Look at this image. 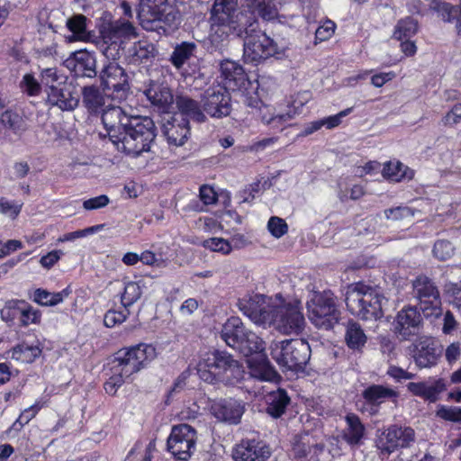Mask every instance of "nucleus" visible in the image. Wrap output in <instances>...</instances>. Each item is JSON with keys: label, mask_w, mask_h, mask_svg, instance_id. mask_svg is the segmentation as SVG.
I'll return each mask as SVG.
<instances>
[{"label": "nucleus", "mask_w": 461, "mask_h": 461, "mask_svg": "<svg viewBox=\"0 0 461 461\" xmlns=\"http://www.w3.org/2000/svg\"><path fill=\"white\" fill-rule=\"evenodd\" d=\"M197 374L200 379L208 384L235 385L243 379L244 370L230 354L215 350L199 361Z\"/></svg>", "instance_id": "1"}, {"label": "nucleus", "mask_w": 461, "mask_h": 461, "mask_svg": "<svg viewBox=\"0 0 461 461\" xmlns=\"http://www.w3.org/2000/svg\"><path fill=\"white\" fill-rule=\"evenodd\" d=\"M157 136L156 126L149 116H132L122 128L120 137L113 139L119 151L128 156L138 157L149 151L150 145Z\"/></svg>", "instance_id": "2"}, {"label": "nucleus", "mask_w": 461, "mask_h": 461, "mask_svg": "<svg viewBox=\"0 0 461 461\" xmlns=\"http://www.w3.org/2000/svg\"><path fill=\"white\" fill-rule=\"evenodd\" d=\"M386 302L384 295L363 283L348 287L345 303L347 309L363 321H377L384 316L383 305Z\"/></svg>", "instance_id": "3"}, {"label": "nucleus", "mask_w": 461, "mask_h": 461, "mask_svg": "<svg viewBox=\"0 0 461 461\" xmlns=\"http://www.w3.org/2000/svg\"><path fill=\"white\" fill-rule=\"evenodd\" d=\"M243 59L246 63L258 64L277 53V44L259 29L257 16L252 15L242 28Z\"/></svg>", "instance_id": "4"}, {"label": "nucleus", "mask_w": 461, "mask_h": 461, "mask_svg": "<svg viewBox=\"0 0 461 461\" xmlns=\"http://www.w3.org/2000/svg\"><path fill=\"white\" fill-rule=\"evenodd\" d=\"M269 351L281 368L296 372L303 370L311 357L310 345L300 339L273 340Z\"/></svg>", "instance_id": "5"}, {"label": "nucleus", "mask_w": 461, "mask_h": 461, "mask_svg": "<svg viewBox=\"0 0 461 461\" xmlns=\"http://www.w3.org/2000/svg\"><path fill=\"white\" fill-rule=\"evenodd\" d=\"M221 338L229 347L246 357L265 349L263 339L246 328L239 317L233 316L225 321Z\"/></svg>", "instance_id": "6"}, {"label": "nucleus", "mask_w": 461, "mask_h": 461, "mask_svg": "<svg viewBox=\"0 0 461 461\" xmlns=\"http://www.w3.org/2000/svg\"><path fill=\"white\" fill-rule=\"evenodd\" d=\"M309 320L319 329L330 330L340 318V312L330 291L315 293L307 302Z\"/></svg>", "instance_id": "7"}, {"label": "nucleus", "mask_w": 461, "mask_h": 461, "mask_svg": "<svg viewBox=\"0 0 461 461\" xmlns=\"http://www.w3.org/2000/svg\"><path fill=\"white\" fill-rule=\"evenodd\" d=\"M138 17L146 31L165 30V26L176 27L181 20L177 7L168 1L161 5L140 7Z\"/></svg>", "instance_id": "8"}, {"label": "nucleus", "mask_w": 461, "mask_h": 461, "mask_svg": "<svg viewBox=\"0 0 461 461\" xmlns=\"http://www.w3.org/2000/svg\"><path fill=\"white\" fill-rule=\"evenodd\" d=\"M237 6V0H214L211 11L212 24L228 29L225 32L241 36L242 28L253 14H249L246 10L238 12Z\"/></svg>", "instance_id": "9"}, {"label": "nucleus", "mask_w": 461, "mask_h": 461, "mask_svg": "<svg viewBox=\"0 0 461 461\" xmlns=\"http://www.w3.org/2000/svg\"><path fill=\"white\" fill-rule=\"evenodd\" d=\"M271 314V324L285 335L299 334L304 329L305 320L297 301L275 303Z\"/></svg>", "instance_id": "10"}, {"label": "nucleus", "mask_w": 461, "mask_h": 461, "mask_svg": "<svg viewBox=\"0 0 461 461\" xmlns=\"http://www.w3.org/2000/svg\"><path fill=\"white\" fill-rule=\"evenodd\" d=\"M413 297L419 301L420 310L426 317L441 314L439 291L434 282L426 276H418L412 283Z\"/></svg>", "instance_id": "11"}, {"label": "nucleus", "mask_w": 461, "mask_h": 461, "mask_svg": "<svg viewBox=\"0 0 461 461\" xmlns=\"http://www.w3.org/2000/svg\"><path fill=\"white\" fill-rule=\"evenodd\" d=\"M99 78L104 91H111L109 95L113 99L121 101L126 98L130 89L128 75L118 63L108 61L104 64Z\"/></svg>", "instance_id": "12"}, {"label": "nucleus", "mask_w": 461, "mask_h": 461, "mask_svg": "<svg viewBox=\"0 0 461 461\" xmlns=\"http://www.w3.org/2000/svg\"><path fill=\"white\" fill-rule=\"evenodd\" d=\"M196 431L188 424L172 428L167 438V450L179 460H187L195 449Z\"/></svg>", "instance_id": "13"}, {"label": "nucleus", "mask_w": 461, "mask_h": 461, "mask_svg": "<svg viewBox=\"0 0 461 461\" xmlns=\"http://www.w3.org/2000/svg\"><path fill=\"white\" fill-rule=\"evenodd\" d=\"M115 357L116 361L123 364L124 374L133 375L156 357V349L152 345L141 343L119 350Z\"/></svg>", "instance_id": "14"}, {"label": "nucleus", "mask_w": 461, "mask_h": 461, "mask_svg": "<svg viewBox=\"0 0 461 461\" xmlns=\"http://www.w3.org/2000/svg\"><path fill=\"white\" fill-rule=\"evenodd\" d=\"M203 112L211 117L221 118L230 113V95L221 85L208 87L202 95Z\"/></svg>", "instance_id": "15"}, {"label": "nucleus", "mask_w": 461, "mask_h": 461, "mask_svg": "<svg viewBox=\"0 0 461 461\" xmlns=\"http://www.w3.org/2000/svg\"><path fill=\"white\" fill-rule=\"evenodd\" d=\"M238 305L240 310L254 323L258 325L271 324V312L275 303H270L267 296L254 294L240 299Z\"/></svg>", "instance_id": "16"}, {"label": "nucleus", "mask_w": 461, "mask_h": 461, "mask_svg": "<svg viewBox=\"0 0 461 461\" xmlns=\"http://www.w3.org/2000/svg\"><path fill=\"white\" fill-rule=\"evenodd\" d=\"M415 438V431L411 427L392 425L383 432L378 447L382 452L391 454L398 448L411 447Z\"/></svg>", "instance_id": "17"}, {"label": "nucleus", "mask_w": 461, "mask_h": 461, "mask_svg": "<svg viewBox=\"0 0 461 461\" xmlns=\"http://www.w3.org/2000/svg\"><path fill=\"white\" fill-rule=\"evenodd\" d=\"M162 132L169 145L183 146L189 138V121L182 115H167L162 119Z\"/></svg>", "instance_id": "18"}, {"label": "nucleus", "mask_w": 461, "mask_h": 461, "mask_svg": "<svg viewBox=\"0 0 461 461\" xmlns=\"http://www.w3.org/2000/svg\"><path fill=\"white\" fill-rule=\"evenodd\" d=\"M271 456L270 447L261 440L242 439L232 450L235 461H267Z\"/></svg>", "instance_id": "19"}, {"label": "nucleus", "mask_w": 461, "mask_h": 461, "mask_svg": "<svg viewBox=\"0 0 461 461\" xmlns=\"http://www.w3.org/2000/svg\"><path fill=\"white\" fill-rule=\"evenodd\" d=\"M414 348V361L420 368L436 366L442 353L438 341L431 337L420 338Z\"/></svg>", "instance_id": "20"}, {"label": "nucleus", "mask_w": 461, "mask_h": 461, "mask_svg": "<svg viewBox=\"0 0 461 461\" xmlns=\"http://www.w3.org/2000/svg\"><path fill=\"white\" fill-rule=\"evenodd\" d=\"M422 323L420 312L412 306L403 308L397 313L394 321V331L402 339L416 335Z\"/></svg>", "instance_id": "21"}, {"label": "nucleus", "mask_w": 461, "mask_h": 461, "mask_svg": "<svg viewBox=\"0 0 461 461\" xmlns=\"http://www.w3.org/2000/svg\"><path fill=\"white\" fill-rule=\"evenodd\" d=\"M66 67L69 68L76 77H96V60L95 57L87 51L74 52L66 61Z\"/></svg>", "instance_id": "22"}, {"label": "nucleus", "mask_w": 461, "mask_h": 461, "mask_svg": "<svg viewBox=\"0 0 461 461\" xmlns=\"http://www.w3.org/2000/svg\"><path fill=\"white\" fill-rule=\"evenodd\" d=\"M361 395L367 405L366 408L363 407L361 411H366L374 415L378 412L379 406L387 399L397 398L398 393L382 384H371L363 390Z\"/></svg>", "instance_id": "23"}, {"label": "nucleus", "mask_w": 461, "mask_h": 461, "mask_svg": "<svg viewBox=\"0 0 461 461\" xmlns=\"http://www.w3.org/2000/svg\"><path fill=\"white\" fill-rule=\"evenodd\" d=\"M133 115H128L120 106H109L102 110V122L105 127L109 139L120 137L122 128Z\"/></svg>", "instance_id": "24"}, {"label": "nucleus", "mask_w": 461, "mask_h": 461, "mask_svg": "<svg viewBox=\"0 0 461 461\" xmlns=\"http://www.w3.org/2000/svg\"><path fill=\"white\" fill-rule=\"evenodd\" d=\"M47 102L50 105L58 106L62 111H73L79 103L70 87L66 83H58L47 90Z\"/></svg>", "instance_id": "25"}, {"label": "nucleus", "mask_w": 461, "mask_h": 461, "mask_svg": "<svg viewBox=\"0 0 461 461\" xmlns=\"http://www.w3.org/2000/svg\"><path fill=\"white\" fill-rule=\"evenodd\" d=\"M212 411L219 420L238 424L244 413V405L240 401L225 399L215 402L212 406Z\"/></svg>", "instance_id": "26"}, {"label": "nucleus", "mask_w": 461, "mask_h": 461, "mask_svg": "<svg viewBox=\"0 0 461 461\" xmlns=\"http://www.w3.org/2000/svg\"><path fill=\"white\" fill-rule=\"evenodd\" d=\"M223 87L227 90L236 91L244 88L247 85V75L243 68L235 61L225 60L221 63Z\"/></svg>", "instance_id": "27"}, {"label": "nucleus", "mask_w": 461, "mask_h": 461, "mask_svg": "<svg viewBox=\"0 0 461 461\" xmlns=\"http://www.w3.org/2000/svg\"><path fill=\"white\" fill-rule=\"evenodd\" d=\"M407 389L413 395L435 402L438 400L439 394L446 391L447 386L445 380L438 378L419 383L411 382L407 384Z\"/></svg>", "instance_id": "28"}, {"label": "nucleus", "mask_w": 461, "mask_h": 461, "mask_svg": "<svg viewBox=\"0 0 461 461\" xmlns=\"http://www.w3.org/2000/svg\"><path fill=\"white\" fill-rule=\"evenodd\" d=\"M346 426L341 431L342 439L350 447H358L366 436V427L360 418L353 412H348L345 418Z\"/></svg>", "instance_id": "29"}, {"label": "nucleus", "mask_w": 461, "mask_h": 461, "mask_svg": "<svg viewBox=\"0 0 461 461\" xmlns=\"http://www.w3.org/2000/svg\"><path fill=\"white\" fill-rule=\"evenodd\" d=\"M147 99L158 112L168 113L174 103L171 90L159 84H152L144 91Z\"/></svg>", "instance_id": "30"}, {"label": "nucleus", "mask_w": 461, "mask_h": 461, "mask_svg": "<svg viewBox=\"0 0 461 461\" xmlns=\"http://www.w3.org/2000/svg\"><path fill=\"white\" fill-rule=\"evenodd\" d=\"M244 3L249 14L259 16L263 20L271 21L278 15L276 0H244Z\"/></svg>", "instance_id": "31"}, {"label": "nucleus", "mask_w": 461, "mask_h": 461, "mask_svg": "<svg viewBox=\"0 0 461 461\" xmlns=\"http://www.w3.org/2000/svg\"><path fill=\"white\" fill-rule=\"evenodd\" d=\"M175 102L179 113H174L173 115H182L185 118L188 117L198 122H205L206 116L201 110L197 101L188 95H176Z\"/></svg>", "instance_id": "32"}, {"label": "nucleus", "mask_w": 461, "mask_h": 461, "mask_svg": "<svg viewBox=\"0 0 461 461\" xmlns=\"http://www.w3.org/2000/svg\"><path fill=\"white\" fill-rule=\"evenodd\" d=\"M197 45L193 41H183L176 44L170 55L169 61L177 70L183 69L185 64L196 57Z\"/></svg>", "instance_id": "33"}, {"label": "nucleus", "mask_w": 461, "mask_h": 461, "mask_svg": "<svg viewBox=\"0 0 461 461\" xmlns=\"http://www.w3.org/2000/svg\"><path fill=\"white\" fill-rule=\"evenodd\" d=\"M353 108H347L339 113L325 117L314 122H311L306 124L301 132V136H308L312 134L313 132L321 130L322 127H325L329 130L333 129L339 126L341 123V119L347 115H348L352 112Z\"/></svg>", "instance_id": "34"}, {"label": "nucleus", "mask_w": 461, "mask_h": 461, "mask_svg": "<svg viewBox=\"0 0 461 461\" xmlns=\"http://www.w3.org/2000/svg\"><path fill=\"white\" fill-rule=\"evenodd\" d=\"M156 53V48L152 43L140 41L128 50L127 59L130 63L140 64L152 59Z\"/></svg>", "instance_id": "35"}, {"label": "nucleus", "mask_w": 461, "mask_h": 461, "mask_svg": "<svg viewBox=\"0 0 461 461\" xmlns=\"http://www.w3.org/2000/svg\"><path fill=\"white\" fill-rule=\"evenodd\" d=\"M429 6L441 15L443 21L447 23L456 22L458 33L461 32V0L458 5L433 0Z\"/></svg>", "instance_id": "36"}, {"label": "nucleus", "mask_w": 461, "mask_h": 461, "mask_svg": "<svg viewBox=\"0 0 461 461\" xmlns=\"http://www.w3.org/2000/svg\"><path fill=\"white\" fill-rule=\"evenodd\" d=\"M82 102L90 113H100L104 106L105 97L95 86L82 88Z\"/></svg>", "instance_id": "37"}, {"label": "nucleus", "mask_w": 461, "mask_h": 461, "mask_svg": "<svg viewBox=\"0 0 461 461\" xmlns=\"http://www.w3.org/2000/svg\"><path fill=\"white\" fill-rule=\"evenodd\" d=\"M367 337L361 325L354 320L347 322L345 328V342L353 350H360L366 343Z\"/></svg>", "instance_id": "38"}, {"label": "nucleus", "mask_w": 461, "mask_h": 461, "mask_svg": "<svg viewBox=\"0 0 461 461\" xmlns=\"http://www.w3.org/2000/svg\"><path fill=\"white\" fill-rule=\"evenodd\" d=\"M267 413L273 418H279L285 413L286 407L290 403V397L285 390L278 389L267 395Z\"/></svg>", "instance_id": "39"}, {"label": "nucleus", "mask_w": 461, "mask_h": 461, "mask_svg": "<svg viewBox=\"0 0 461 461\" xmlns=\"http://www.w3.org/2000/svg\"><path fill=\"white\" fill-rule=\"evenodd\" d=\"M86 17L83 14H75L67 20V27L72 32L68 36L69 41H86L90 39V33L86 30Z\"/></svg>", "instance_id": "40"}, {"label": "nucleus", "mask_w": 461, "mask_h": 461, "mask_svg": "<svg viewBox=\"0 0 461 461\" xmlns=\"http://www.w3.org/2000/svg\"><path fill=\"white\" fill-rule=\"evenodd\" d=\"M11 354V359L22 363H32L41 354V349L38 346H30L25 343L18 344L10 351L5 353Z\"/></svg>", "instance_id": "41"}, {"label": "nucleus", "mask_w": 461, "mask_h": 461, "mask_svg": "<svg viewBox=\"0 0 461 461\" xmlns=\"http://www.w3.org/2000/svg\"><path fill=\"white\" fill-rule=\"evenodd\" d=\"M324 445L317 443L313 437L308 432L302 433L297 436L293 446L295 456L299 457L308 456L311 454L312 448H317L321 451Z\"/></svg>", "instance_id": "42"}, {"label": "nucleus", "mask_w": 461, "mask_h": 461, "mask_svg": "<svg viewBox=\"0 0 461 461\" xmlns=\"http://www.w3.org/2000/svg\"><path fill=\"white\" fill-rule=\"evenodd\" d=\"M384 177L394 182H399L402 179H412L414 176L413 170L408 168L399 161L388 162L383 168Z\"/></svg>", "instance_id": "43"}, {"label": "nucleus", "mask_w": 461, "mask_h": 461, "mask_svg": "<svg viewBox=\"0 0 461 461\" xmlns=\"http://www.w3.org/2000/svg\"><path fill=\"white\" fill-rule=\"evenodd\" d=\"M0 122L4 128L14 134H22L26 131V123L23 116L12 110H6L1 114Z\"/></svg>", "instance_id": "44"}, {"label": "nucleus", "mask_w": 461, "mask_h": 461, "mask_svg": "<svg viewBox=\"0 0 461 461\" xmlns=\"http://www.w3.org/2000/svg\"><path fill=\"white\" fill-rule=\"evenodd\" d=\"M136 28L133 24L126 20H117L111 23L109 30L110 40L115 39L117 41L122 38L128 39L136 37Z\"/></svg>", "instance_id": "45"}, {"label": "nucleus", "mask_w": 461, "mask_h": 461, "mask_svg": "<svg viewBox=\"0 0 461 461\" xmlns=\"http://www.w3.org/2000/svg\"><path fill=\"white\" fill-rule=\"evenodd\" d=\"M418 32V22L412 17L400 20L393 32V37L398 41L410 40Z\"/></svg>", "instance_id": "46"}, {"label": "nucleus", "mask_w": 461, "mask_h": 461, "mask_svg": "<svg viewBox=\"0 0 461 461\" xmlns=\"http://www.w3.org/2000/svg\"><path fill=\"white\" fill-rule=\"evenodd\" d=\"M259 115L263 122L266 124H273V126L276 128L280 127L293 117L290 113H276L274 107L266 104L259 109Z\"/></svg>", "instance_id": "47"}, {"label": "nucleus", "mask_w": 461, "mask_h": 461, "mask_svg": "<svg viewBox=\"0 0 461 461\" xmlns=\"http://www.w3.org/2000/svg\"><path fill=\"white\" fill-rule=\"evenodd\" d=\"M68 295V289H64L59 293H50L44 289H37L34 292L33 300L43 306H54L61 303Z\"/></svg>", "instance_id": "48"}, {"label": "nucleus", "mask_w": 461, "mask_h": 461, "mask_svg": "<svg viewBox=\"0 0 461 461\" xmlns=\"http://www.w3.org/2000/svg\"><path fill=\"white\" fill-rule=\"evenodd\" d=\"M142 291L140 285L136 282H128L125 284L124 291L121 297L122 304L125 309L131 306L141 296Z\"/></svg>", "instance_id": "49"}, {"label": "nucleus", "mask_w": 461, "mask_h": 461, "mask_svg": "<svg viewBox=\"0 0 461 461\" xmlns=\"http://www.w3.org/2000/svg\"><path fill=\"white\" fill-rule=\"evenodd\" d=\"M23 308V301L11 300L8 301L5 307L1 310V318L3 321L9 322L15 319L20 320V316Z\"/></svg>", "instance_id": "50"}, {"label": "nucleus", "mask_w": 461, "mask_h": 461, "mask_svg": "<svg viewBox=\"0 0 461 461\" xmlns=\"http://www.w3.org/2000/svg\"><path fill=\"white\" fill-rule=\"evenodd\" d=\"M420 211L408 207V206H398L395 208H390L384 210V213L387 220L402 221L415 216Z\"/></svg>", "instance_id": "51"}, {"label": "nucleus", "mask_w": 461, "mask_h": 461, "mask_svg": "<svg viewBox=\"0 0 461 461\" xmlns=\"http://www.w3.org/2000/svg\"><path fill=\"white\" fill-rule=\"evenodd\" d=\"M110 41V43L106 41L104 42L102 52L109 61L115 62V60L120 58L122 50V41H117L115 39Z\"/></svg>", "instance_id": "52"}, {"label": "nucleus", "mask_w": 461, "mask_h": 461, "mask_svg": "<svg viewBox=\"0 0 461 461\" xmlns=\"http://www.w3.org/2000/svg\"><path fill=\"white\" fill-rule=\"evenodd\" d=\"M436 415L445 420L461 423V407L445 406L438 407Z\"/></svg>", "instance_id": "53"}, {"label": "nucleus", "mask_w": 461, "mask_h": 461, "mask_svg": "<svg viewBox=\"0 0 461 461\" xmlns=\"http://www.w3.org/2000/svg\"><path fill=\"white\" fill-rule=\"evenodd\" d=\"M444 292L449 298L453 306L461 313V286L457 284L448 282L444 286Z\"/></svg>", "instance_id": "54"}, {"label": "nucleus", "mask_w": 461, "mask_h": 461, "mask_svg": "<svg viewBox=\"0 0 461 461\" xmlns=\"http://www.w3.org/2000/svg\"><path fill=\"white\" fill-rule=\"evenodd\" d=\"M454 247L447 240H438L434 244L433 254L440 260H447L454 255Z\"/></svg>", "instance_id": "55"}, {"label": "nucleus", "mask_w": 461, "mask_h": 461, "mask_svg": "<svg viewBox=\"0 0 461 461\" xmlns=\"http://www.w3.org/2000/svg\"><path fill=\"white\" fill-rule=\"evenodd\" d=\"M203 245L206 249L216 252H221L222 254H228L231 250V246L229 241L221 238H211L205 240H203Z\"/></svg>", "instance_id": "56"}, {"label": "nucleus", "mask_w": 461, "mask_h": 461, "mask_svg": "<svg viewBox=\"0 0 461 461\" xmlns=\"http://www.w3.org/2000/svg\"><path fill=\"white\" fill-rule=\"evenodd\" d=\"M267 229L274 237L281 238L287 232L288 226L285 220L273 216L268 221Z\"/></svg>", "instance_id": "57"}, {"label": "nucleus", "mask_w": 461, "mask_h": 461, "mask_svg": "<svg viewBox=\"0 0 461 461\" xmlns=\"http://www.w3.org/2000/svg\"><path fill=\"white\" fill-rule=\"evenodd\" d=\"M22 206L23 203L8 201L5 197L0 198V212L11 219H15L18 216Z\"/></svg>", "instance_id": "58"}, {"label": "nucleus", "mask_w": 461, "mask_h": 461, "mask_svg": "<svg viewBox=\"0 0 461 461\" xmlns=\"http://www.w3.org/2000/svg\"><path fill=\"white\" fill-rule=\"evenodd\" d=\"M113 364V375L109 379L113 382L115 385L118 386V388H120L124 384L125 380L131 377V375L124 374V366L122 363L116 361V357L114 358Z\"/></svg>", "instance_id": "59"}, {"label": "nucleus", "mask_w": 461, "mask_h": 461, "mask_svg": "<svg viewBox=\"0 0 461 461\" xmlns=\"http://www.w3.org/2000/svg\"><path fill=\"white\" fill-rule=\"evenodd\" d=\"M39 319V312L23 301V308L20 316L22 325L28 326L30 323H36Z\"/></svg>", "instance_id": "60"}, {"label": "nucleus", "mask_w": 461, "mask_h": 461, "mask_svg": "<svg viewBox=\"0 0 461 461\" xmlns=\"http://www.w3.org/2000/svg\"><path fill=\"white\" fill-rule=\"evenodd\" d=\"M41 76V83L48 87V90L50 89L51 86H57L58 83H62L60 81L61 77L58 75L55 68L42 69Z\"/></svg>", "instance_id": "61"}, {"label": "nucleus", "mask_w": 461, "mask_h": 461, "mask_svg": "<svg viewBox=\"0 0 461 461\" xmlns=\"http://www.w3.org/2000/svg\"><path fill=\"white\" fill-rule=\"evenodd\" d=\"M110 199L105 194H101L83 202V208L86 211L98 210L107 206Z\"/></svg>", "instance_id": "62"}, {"label": "nucleus", "mask_w": 461, "mask_h": 461, "mask_svg": "<svg viewBox=\"0 0 461 461\" xmlns=\"http://www.w3.org/2000/svg\"><path fill=\"white\" fill-rule=\"evenodd\" d=\"M335 23L330 20H327L322 25L319 26L315 32V40L324 41L329 40L334 33Z\"/></svg>", "instance_id": "63"}, {"label": "nucleus", "mask_w": 461, "mask_h": 461, "mask_svg": "<svg viewBox=\"0 0 461 461\" xmlns=\"http://www.w3.org/2000/svg\"><path fill=\"white\" fill-rule=\"evenodd\" d=\"M461 356V343L455 341L450 343L445 349V358L448 365L456 364Z\"/></svg>", "instance_id": "64"}]
</instances>
